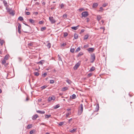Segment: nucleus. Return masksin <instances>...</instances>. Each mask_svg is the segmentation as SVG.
<instances>
[{
    "label": "nucleus",
    "instance_id": "obj_26",
    "mask_svg": "<svg viewBox=\"0 0 134 134\" xmlns=\"http://www.w3.org/2000/svg\"><path fill=\"white\" fill-rule=\"evenodd\" d=\"M83 53L82 52H80L79 53L78 55H77V57H79L80 56H81V55H83Z\"/></svg>",
    "mask_w": 134,
    "mask_h": 134
},
{
    "label": "nucleus",
    "instance_id": "obj_60",
    "mask_svg": "<svg viewBox=\"0 0 134 134\" xmlns=\"http://www.w3.org/2000/svg\"><path fill=\"white\" fill-rule=\"evenodd\" d=\"M28 44L30 46H32V44L31 43H29Z\"/></svg>",
    "mask_w": 134,
    "mask_h": 134
},
{
    "label": "nucleus",
    "instance_id": "obj_53",
    "mask_svg": "<svg viewBox=\"0 0 134 134\" xmlns=\"http://www.w3.org/2000/svg\"><path fill=\"white\" fill-rule=\"evenodd\" d=\"M107 4L106 3H104V4H103V7H106L107 5Z\"/></svg>",
    "mask_w": 134,
    "mask_h": 134
},
{
    "label": "nucleus",
    "instance_id": "obj_10",
    "mask_svg": "<svg viewBox=\"0 0 134 134\" xmlns=\"http://www.w3.org/2000/svg\"><path fill=\"white\" fill-rule=\"evenodd\" d=\"M70 98L72 99H74L76 98V96L75 94H73L70 96Z\"/></svg>",
    "mask_w": 134,
    "mask_h": 134
},
{
    "label": "nucleus",
    "instance_id": "obj_35",
    "mask_svg": "<svg viewBox=\"0 0 134 134\" xmlns=\"http://www.w3.org/2000/svg\"><path fill=\"white\" fill-rule=\"evenodd\" d=\"M54 82V80H50V83L51 84H53Z\"/></svg>",
    "mask_w": 134,
    "mask_h": 134
},
{
    "label": "nucleus",
    "instance_id": "obj_62",
    "mask_svg": "<svg viewBox=\"0 0 134 134\" xmlns=\"http://www.w3.org/2000/svg\"><path fill=\"white\" fill-rule=\"evenodd\" d=\"M84 31V29H82L81 30V32H83Z\"/></svg>",
    "mask_w": 134,
    "mask_h": 134
},
{
    "label": "nucleus",
    "instance_id": "obj_41",
    "mask_svg": "<svg viewBox=\"0 0 134 134\" xmlns=\"http://www.w3.org/2000/svg\"><path fill=\"white\" fill-rule=\"evenodd\" d=\"M9 13L10 14L12 15L13 16H14V13L13 11H12V10Z\"/></svg>",
    "mask_w": 134,
    "mask_h": 134
},
{
    "label": "nucleus",
    "instance_id": "obj_28",
    "mask_svg": "<svg viewBox=\"0 0 134 134\" xmlns=\"http://www.w3.org/2000/svg\"><path fill=\"white\" fill-rule=\"evenodd\" d=\"M32 127V125L31 124H29L28 125L27 127V128L28 129H29L30 128H31Z\"/></svg>",
    "mask_w": 134,
    "mask_h": 134
},
{
    "label": "nucleus",
    "instance_id": "obj_30",
    "mask_svg": "<svg viewBox=\"0 0 134 134\" xmlns=\"http://www.w3.org/2000/svg\"><path fill=\"white\" fill-rule=\"evenodd\" d=\"M47 46L48 48H49L51 47V44L50 43H48L47 45Z\"/></svg>",
    "mask_w": 134,
    "mask_h": 134
},
{
    "label": "nucleus",
    "instance_id": "obj_25",
    "mask_svg": "<svg viewBox=\"0 0 134 134\" xmlns=\"http://www.w3.org/2000/svg\"><path fill=\"white\" fill-rule=\"evenodd\" d=\"M6 9L7 11L9 13L12 10V9L9 8H6Z\"/></svg>",
    "mask_w": 134,
    "mask_h": 134
},
{
    "label": "nucleus",
    "instance_id": "obj_17",
    "mask_svg": "<svg viewBox=\"0 0 134 134\" xmlns=\"http://www.w3.org/2000/svg\"><path fill=\"white\" fill-rule=\"evenodd\" d=\"M98 4L97 3H95L93 4V7L94 8L98 6Z\"/></svg>",
    "mask_w": 134,
    "mask_h": 134
},
{
    "label": "nucleus",
    "instance_id": "obj_51",
    "mask_svg": "<svg viewBox=\"0 0 134 134\" xmlns=\"http://www.w3.org/2000/svg\"><path fill=\"white\" fill-rule=\"evenodd\" d=\"M66 45V43H63V44H62L61 45V46H64Z\"/></svg>",
    "mask_w": 134,
    "mask_h": 134
},
{
    "label": "nucleus",
    "instance_id": "obj_38",
    "mask_svg": "<svg viewBox=\"0 0 134 134\" xmlns=\"http://www.w3.org/2000/svg\"><path fill=\"white\" fill-rule=\"evenodd\" d=\"M6 60L5 59H3L2 61V63L3 64H4L6 63Z\"/></svg>",
    "mask_w": 134,
    "mask_h": 134
},
{
    "label": "nucleus",
    "instance_id": "obj_9",
    "mask_svg": "<svg viewBox=\"0 0 134 134\" xmlns=\"http://www.w3.org/2000/svg\"><path fill=\"white\" fill-rule=\"evenodd\" d=\"M38 117V115L37 114H35L33 116L32 119L33 120H35Z\"/></svg>",
    "mask_w": 134,
    "mask_h": 134
},
{
    "label": "nucleus",
    "instance_id": "obj_43",
    "mask_svg": "<svg viewBox=\"0 0 134 134\" xmlns=\"http://www.w3.org/2000/svg\"><path fill=\"white\" fill-rule=\"evenodd\" d=\"M67 17V15L66 14H64L63 16V18H66Z\"/></svg>",
    "mask_w": 134,
    "mask_h": 134
},
{
    "label": "nucleus",
    "instance_id": "obj_18",
    "mask_svg": "<svg viewBox=\"0 0 134 134\" xmlns=\"http://www.w3.org/2000/svg\"><path fill=\"white\" fill-rule=\"evenodd\" d=\"M101 18V16L100 15H98L97 16V20L99 21Z\"/></svg>",
    "mask_w": 134,
    "mask_h": 134
},
{
    "label": "nucleus",
    "instance_id": "obj_59",
    "mask_svg": "<svg viewBox=\"0 0 134 134\" xmlns=\"http://www.w3.org/2000/svg\"><path fill=\"white\" fill-rule=\"evenodd\" d=\"M42 4L43 5H45V3L44 2H43L42 3Z\"/></svg>",
    "mask_w": 134,
    "mask_h": 134
},
{
    "label": "nucleus",
    "instance_id": "obj_44",
    "mask_svg": "<svg viewBox=\"0 0 134 134\" xmlns=\"http://www.w3.org/2000/svg\"><path fill=\"white\" fill-rule=\"evenodd\" d=\"M35 75L36 76H38L39 75V73L38 72H35Z\"/></svg>",
    "mask_w": 134,
    "mask_h": 134
},
{
    "label": "nucleus",
    "instance_id": "obj_54",
    "mask_svg": "<svg viewBox=\"0 0 134 134\" xmlns=\"http://www.w3.org/2000/svg\"><path fill=\"white\" fill-rule=\"evenodd\" d=\"M43 23V21H40L39 22V24H42Z\"/></svg>",
    "mask_w": 134,
    "mask_h": 134
},
{
    "label": "nucleus",
    "instance_id": "obj_21",
    "mask_svg": "<svg viewBox=\"0 0 134 134\" xmlns=\"http://www.w3.org/2000/svg\"><path fill=\"white\" fill-rule=\"evenodd\" d=\"M76 130L77 129H74L70 131V132H71L73 133L75 132L76 131Z\"/></svg>",
    "mask_w": 134,
    "mask_h": 134
},
{
    "label": "nucleus",
    "instance_id": "obj_61",
    "mask_svg": "<svg viewBox=\"0 0 134 134\" xmlns=\"http://www.w3.org/2000/svg\"><path fill=\"white\" fill-rule=\"evenodd\" d=\"M100 29H103V30L104 31V28L103 27H100Z\"/></svg>",
    "mask_w": 134,
    "mask_h": 134
},
{
    "label": "nucleus",
    "instance_id": "obj_31",
    "mask_svg": "<svg viewBox=\"0 0 134 134\" xmlns=\"http://www.w3.org/2000/svg\"><path fill=\"white\" fill-rule=\"evenodd\" d=\"M71 114V112H68V113H66V118H68V116L70 115Z\"/></svg>",
    "mask_w": 134,
    "mask_h": 134
},
{
    "label": "nucleus",
    "instance_id": "obj_52",
    "mask_svg": "<svg viewBox=\"0 0 134 134\" xmlns=\"http://www.w3.org/2000/svg\"><path fill=\"white\" fill-rule=\"evenodd\" d=\"M26 14L27 15H29L30 14V12H26Z\"/></svg>",
    "mask_w": 134,
    "mask_h": 134
},
{
    "label": "nucleus",
    "instance_id": "obj_23",
    "mask_svg": "<svg viewBox=\"0 0 134 134\" xmlns=\"http://www.w3.org/2000/svg\"><path fill=\"white\" fill-rule=\"evenodd\" d=\"M65 122H60L59 124V125L60 126H62L64 124Z\"/></svg>",
    "mask_w": 134,
    "mask_h": 134
},
{
    "label": "nucleus",
    "instance_id": "obj_36",
    "mask_svg": "<svg viewBox=\"0 0 134 134\" xmlns=\"http://www.w3.org/2000/svg\"><path fill=\"white\" fill-rule=\"evenodd\" d=\"M47 75V74L46 72L44 73L42 75V76L43 77H45Z\"/></svg>",
    "mask_w": 134,
    "mask_h": 134
},
{
    "label": "nucleus",
    "instance_id": "obj_56",
    "mask_svg": "<svg viewBox=\"0 0 134 134\" xmlns=\"http://www.w3.org/2000/svg\"><path fill=\"white\" fill-rule=\"evenodd\" d=\"M72 118H71L68 121V122L69 123H70V122L72 121Z\"/></svg>",
    "mask_w": 134,
    "mask_h": 134
},
{
    "label": "nucleus",
    "instance_id": "obj_19",
    "mask_svg": "<svg viewBox=\"0 0 134 134\" xmlns=\"http://www.w3.org/2000/svg\"><path fill=\"white\" fill-rule=\"evenodd\" d=\"M88 34H87L84 36V39L86 40L88 38Z\"/></svg>",
    "mask_w": 134,
    "mask_h": 134
},
{
    "label": "nucleus",
    "instance_id": "obj_3",
    "mask_svg": "<svg viewBox=\"0 0 134 134\" xmlns=\"http://www.w3.org/2000/svg\"><path fill=\"white\" fill-rule=\"evenodd\" d=\"M82 17H86L88 15V12L86 11L83 12L81 13Z\"/></svg>",
    "mask_w": 134,
    "mask_h": 134
},
{
    "label": "nucleus",
    "instance_id": "obj_33",
    "mask_svg": "<svg viewBox=\"0 0 134 134\" xmlns=\"http://www.w3.org/2000/svg\"><path fill=\"white\" fill-rule=\"evenodd\" d=\"M66 82L69 84H71V81L69 80H67Z\"/></svg>",
    "mask_w": 134,
    "mask_h": 134
},
{
    "label": "nucleus",
    "instance_id": "obj_42",
    "mask_svg": "<svg viewBox=\"0 0 134 134\" xmlns=\"http://www.w3.org/2000/svg\"><path fill=\"white\" fill-rule=\"evenodd\" d=\"M47 86L46 85L43 86L41 87V88L42 89H45L46 88Z\"/></svg>",
    "mask_w": 134,
    "mask_h": 134
},
{
    "label": "nucleus",
    "instance_id": "obj_14",
    "mask_svg": "<svg viewBox=\"0 0 134 134\" xmlns=\"http://www.w3.org/2000/svg\"><path fill=\"white\" fill-rule=\"evenodd\" d=\"M95 68L94 66L92 67L91 69L89 70V71L92 72L94 70Z\"/></svg>",
    "mask_w": 134,
    "mask_h": 134
},
{
    "label": "nucleus",
    "instance_id": "obj_57",
    "mask_svg": "<svg viewBox=\"0 0 134 134\" xmlns=\"http://www.w3.org/2000/svg\"><path fill=\"white\" fill-rule=\"evenodd\" d=\"M90 21V19L88 18H87V21L88 22V21Z\"/></svg>",
    "mask_w": 134,
    "mask_h": 134
},
{
    "label": "nucleus",
    "instance_id": "obj_45",
    "mask_svg": "<svg viewBox=\"0 0 134 134\" xmlns=\"http://www.w3.org/2000/svg\"><path fill=\"white\" fill-rule=\"evenodd\" d=\"M4 40H2L1 41V42H0V43H1V45L2 46L3 45V44L4 43Z\"/></svg>",
    "mask_w": 134,
    "mask_h": 134
},
{
    "label": "nucleus",
    "instance_id": "obj_39",
    "mask_svg": "<svg viewBox=\"0 0 134 134\" xmlns=\"http://www.w3.org/2000/svg\"><path fill=\"white\" fill-rule=\"evenodd\" d=\"M46 27H43L41 28V30L43 31V30L46 29Z\"/></svg>",
    "mask_w": 134,
    "mask_h": 134
},
{
    "label": "nucleus",
    "instance_id": "obj_50",
    "mask_svg": "<svg viewBox=\"0 0 134 134\" xmlns=\"http://www.w3.org/2000/svg\"><path fill=\"white\" fill-rule=\"evenodd\" d=\"M4 59L6 60H7L8 59V57L7 55H6L5 56Z\"/></svg>",
    "mask_w": 134,
    "mask_h": 134
},
{
    "label": "nucleus",
    "instance_id": "obj_24",
    "mask_svg": "<svg viewBox=\"0 0 134 134\" xmlns=\"http://www.w3.org/2000/svg\"><path fill=\"white\" fill-rule=\"evenodd\" d=\"M59 107H60L59 105V104H58L56 105L55 106H54V109H57V108H59Z\"/></svg>",
    "mask_w": 134,
    "mask_h": 134
},
{
    "label": "nucleus",
    "instance_id": "obj_32",
    "mask_svg": "<svg viewBox=\"0 0 134 134\" xmlns=\"http://www.w3.org/2000/svg\"><path fill=\"white\" fill-rule=\"evenodd\" d=\"M92 73H90L89 74H88L87 75V77L88 78H89L92 75Z\"/></svg>",
    "mask_w": 134,
    "mask_h": 134
},
{
    "label": "nucleus",
    "instance_id": "obj_47",
    "mask_svg": "<svg viewBox=\"0 0 134 134\" xmlns=\"http://www.w3.org/2000/svg\"><path fill=\"white\" fill-rule=\"evenodd\" d=\"M34 131L35 130H31L30 132V133L31 134H32L34 132Z\"/></svg>",
    "mask_w": 134,
    "mask_h": 134
},
{
    "label": "nucleus",
    "instance_id": "obj_4",
    "mask_svg": "<svg viewBox=\"0 0 134 134\" xmlns=\"http://www.w3.org/2000/svg\"><path fill=\"white\" fill-rule=\"evenodd\" d=\"M55 99V98L54 96L49 97L48 99V102H51L52 100H54Z\"/></svg>",
    "mask_w": 134,
    "mask_h": 134
},
{
    "label": "nucleus",
    "instance_id": "obj_46",
    "mask_svg": "<svg viewBox=\"0 0 134 134\" xmlns=\"http://www.w3.org/2000/svg\"><path fill=\"white\" fill-rule=\"evenodd\" d=\"M3 3L5 5H7V3L6 1L5 0H3Z\"/></svg>",
    "mask_w": 134,
    "mask_h": 134
},
{
    "label": "nucleus",
    "instance_id": "obj_55",
    "mask_svg": "<svg viewBox=\"0 0 134 134\" xmlns=\"http://www.w3.org/2000/svg\"><path fill=\"white\" fill-rule=\"evenodd\" d=\"M100 10H99V11L102 12V10L103 9V8L102 7H100Z\"/></svg>",
    "mask_w": 134,
    "mask_h": 134
},
{
    "label": "nucleus",
    "instance_id": "obj_48",
    "mask_svg": "<svg viewBox=\"0 0 134 134\" xmlns=\"http://www.w3.org/2000/svg\"><path fill=\"white\" fill-rule=\"evenodd\" d=\"M43 63V61L42 60L40 61L38 63V64H41V65H42Z\"/></svg>",
    "mask_w": 134,
    "mask_h": 134
},
{
    "label": "nucleus",
    "instance_id": "obj_49",
    "mask_svg": "<svg viewBox=\"0 0 134 134\" xmlns=\"http://www.w3.org/2000/svg\"><path fill=\"white\" fill-rule=\"evenodd\" d=\"M64 4L63 3L61 4L60 5V8H62L64 7Z\"/></svg>",
    "mask_w": 134,
    "mask_h": 134
},
{
    "label": "nucleus",
    "instance_id": "obj_2",
    "mask_svg": "<svg viewBox=\"0 0 134 134\" xmlns=\"http://www.w3.org/2000/svg\"><path fill=\"white\" fill-rule=\"evenodd\" d=\"M49 20L52 24L55 23L56 21L55 20L53 17L50 16L49 18Z\"/></svg>",
    "mask_w": 134,
    "mask_h": 134
},
{
    "label": "nucleus",
    "instance_id": "obj_20",
    "mask_svg": "<svg viewBox=\"0 0 134 134\" xmlns=\"http://www.w3.org/2000/svg\"><path fill=\"white\" fill-rule=\"evenodd\" d=\"M99 109V106L98 104H97L96 107V111H98Z\"/></svg>",
    "mask_w": 134,
    "mask_h": 134
},
{
    "label": "nucleus",
    "instance_id": "obj_11",
    "mask_svg": "<svg viewBox=\"0 0 134 134\" xmlns=\"http://www.w3.org/2000/svg\"><path fill=\"white\" fill-rule=\"evenodd\" d=\"M36 112L37 113L40 114H44L45 113V112L44 111H41L38 110Z\"/></svg>",
    "mask_w": 134,
    "mask_h": 134
},
{
    "label": "nucleus",
    "instance_id": "obj_37",
    "mask_svg": "<svg viewBox=\"0 0 134 134\" xmlns=\"http://www.w3.org/2000/svg\"><path fill=\"white\" fill-rule=\"evenodd\" d=\"M75 51V49L74 48H71L70 50V51L71 52L73 53Z\"/></svg>",
    "mask_w": 134,
    "mask_h": 134
},
{
    "label": "nucleus",
    "instance_id": "obj_63",
    "mask_svg": "<svg viewBox=\"0 0 134 134\" xmlns=\"http://www.w3.org/2000/svg\"><path fill=\"white\" fill-rule=\"evenodd\" d=\"M101 22L102 23V24H103L104 23V21L102 20L101 21Z\"/></svg>",
    "mask_w": 134,
    "mask_h": 134
},
{
    "label": "nucleus",
    "instance_id": "obj_15",
    "mask_svg": "<svg viewBox=\"0 0 134 134\" xmlns=\"http://www.w3.org/2000/svg\"><path fill=\"white\" fill-rule=\"evenodd\" d=\"M68 89V88L67 87H64L62 88L61 90L62 91H65L67 90Z\"/></svg>",
    "mask_w": 134,
    "mask_h": 134
},
{
    "label": "nucleus",
    "instance_id": "obj_34",
    "mask_svg": "<svg viewBox=\"0 0 134 134\" xmlns=\"http://www.w3.org/2000/svg\"><path fill=\"white\" fill-rule=\"evenodd\" d=\"M58 60L59 61H62V59L60 55L59 54L58 55Z\"/></svg>",
    "mask_w": 134,
    "mask_h": 134
},
{
    "label": "nucleus",
    "instance_id": "obj_29",
    "mask_svg": "<svg viewBox=\"0 0 134 134\" xmlns=\"http://www.w3.org/2000/svg\"><path fill=\"white\" fill-rule=\"evenodd\" d=\"M18 19L20 21H22L23 20V18L22 17H21V16L19 17L18 18Z\"/></svg>",
    "mask_w": 134,
    "mask_h": 134
},
{
    "label": "nucleus",
    "instance_id": "obj_6",
    "mask_svg": "<svg viewBox=\"0 0 134 134\" xmlns=\"http://www.w3.org/2000/svg\"><path fill=\"white\" fill-rule=\"evenodd\" d=\"M80 64V62H78L75 65L74 67V70H76L77 68L79 66Z\"/></svg>",
    "mask_w": 134,
    "mask_h": 134
},
{
    "label": "nucleus",
    "instance_id": "obj_5",
    "mask_svg": "<svg viewBox=\"0 0 134 134\" xmlns=\"http://www.w3.org/2000/svg\"><path fill=\"white\" fill-rule=\"evenodd\" d=\"M95 58V55L94 54H93L91 55V59L92 61H91V63H93L94 61Z\"/></svg>",
    "mask_w": 134,
    "mask_h": 134
},
{
    "label": "nucleus",
    "instance_id": "obj_12",
    "mask_svg": "<svg viewBox=\"0 0 134 134\" xmlns=\"http://www.w3.org/2000/svg\"><path fill=\"white\" fill-rule=\"evenodd\" d=\"M79 26V25H78L76 26H73V27H71V28L72 29H73V30H76L78 29V27Z\"/></svg>",
    "mask_w": 134,
    "mask_h": 134
},
{
    "label": "nucleus",
    "instance_id": "obj_40",
    "mask_svg": "<svg viewBox=\"0 0 134 134\" xmlns=\"http://www.w3.org/2000/svg\"><path fill=\"white\" fill-rule=\"evenodd\" d=\"M68 34L67 32H65L64 33V37H66L67 36H68Z\"/></svg>",
    "mask_w": 134,
    "mask_h": 134
},
{
    "label": "nucleus",
    "instance_id": "obj_64",
    "mask_svg": "<svg viewBox=\"0 0 134 134\" xmlns=\"http://www.w3.org/2000/svg\"><path fill=\"white\" fill-rule=\"evenodd\" d=\"M35 4H36L38 5L39 4V3H38V2H36L35 3Z\"/></svg>",
    "mask_w": 134,
    "mask_h": 134
},
{
    "label": "nucleus",
    "instance_id": "obj_58",
    "mask_svg": "<svg viewBox=\"0 0 134 134\" xmlns=\"http://www.w3.org/2000/svg\"><path fill=\"white\" fill-rule=\"evenodd\" d=\"M88 47L87 45H85L84 46V48H86L87 47Z\"/></svg>",
    "mask_w": 134,
    "mask_h": 134
},
{
    "label": "nucleus",
    "instance_id": "obj_27",
    "mask_svg": "<svg viewBox=\"0 0 134 134\" xmlns=\"http://www.w3.org/2000/svg\"><path fill=\"white\" fill-rule=\"evenodd\" d=\"M78 35L77 34H75L74 35V38L75 39H77L78 38Z\"/></svg>",
    "mask_w": 134,
    "mask_h": 134
},
{
    "label": "nucleus",
    "instance_id": "obj_7",
    "mask_svg": "<svg viewBox=\"0 0 134 134\" xmlns=\"http://www.w3.org/2000/svg\"><path fill=\"white\" fill-rule=\"evenodd\" d=\"M87 49L90 53L93 52L94 50V48H89Z\"/></svg>",
    "mask_w": 134,
    "mask_h": 134
},
{
    "label": "nucleus",
    "instance_id": "obj_22",
    "mask_svg": "<svg viewBox=\"0 0 134 134\" xmlns=\"http://www.w3.org/2000/svg\"><path fill=\"white\" fill-rule=\"evenodd\" d=\"M81 50V49L80 47H78L76 49L75 51V52H77Z\"/></svg>",
    "mask_w": 134,
    "mask_h": 134
},
{
    "label": "nucleus",
    "instance_id": "obj_13",
    "mask_svg": "<svg viewBox=\"0 0 134 134\" xmlns=\"http://www.w3.org/2000/svg\"><path fill=\"white\" fill-rule=\"evenodd\" d=\"M45 119H48L51 116V115H46L45 114Z\"/></svg>",
    "mask_w": 134,
    "mask_h": 134
},
{
    "label": "nucleus",
    "instance_id": "obj_16",
    "mask_svg": "<svg viewBox=\"0 0 134 134\" xmlns=\"http://www.w3.org/2000/svg\"><path fill=\"white\" fill-rule=\"evenodd\" d=\"M29 21L32 24H33L35 23V21L32 19H30Z\"/></svg>",
    "mask_w": 134,
    "mask_h": 134
},
{
    "label": "nucleus",
    "instance_id": "obj_8",
    "mask_svg": "<svg viewBox=\"0 0 134 134\" xmlns=\"http://www.w3.org/2000/svg\"><path fill=\"white\" fill-rule=\"evenodd\" d=\"M18 29L19 33H21V31L20 30L21 29V25L20 23H18Z\"/></svg>",
    "mask_w": 134,
    "mask_h": 134
},
{
    "label": "nucleus",
    "instance_id": "obj_1",
    "mask_svg": "<svg viewBox=\"0 0 134 134\" xmlns=\"http://www.w3.org/2000/svg\"><path fill=\"white\" fill-rule=\"evenodd\" d=\"M83 111V105L81 104L80 105V107L79 108L78 114L80 115L82 113Z\"/></svg>",
    "mask_w": 134,
    "mask_h": 134
}]
</instances>
